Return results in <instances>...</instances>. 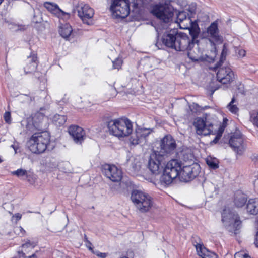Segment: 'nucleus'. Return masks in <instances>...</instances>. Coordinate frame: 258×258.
I'll list each match as a JSON object with an SVG mask.
<instances>
[{"label": "nucleus", "mask_w": 258, "mask_h": 258, "mask_svg": "<svg viewBox=\"0 0 258 258\" xmlns=\"http://www.w3.org/2000/svg\"><path fill=\"white\" fill-rule=\"evenodd\" d=\"M123 63V60L121 57H118L114 61V69H117L118 70L121 68Z\"/></svg>", "instance_id": "ea45409f"}, {"label": "nucleus", "mask_w": 258, "mask_h": 258, "mask_svg": "<svg viewBox=\"0 0 258 258\" xmlns=\"http://www.w3.org/2000/svg\"><path fill=\"white\" fill-rule=\"evenodd\" d=\"M206 118H196L194 122V125L198 135L207 136L213 134V124L206 121Z\"/></svg>", "instance_id": "2eb2a0df"}, {"label": "nucleus", "mask_w": 258, "mask_h": 258, "mask_svg": "<svg viewBox=\"0 0 258 258\" xmlns=\"http://www.w3.org/2000/svg\"><path fill=\"white\" fill-rule=\"evenodd\" d=\"M174 9L169 5H156L151 10V13L157 18L165 23L169 22L174 15Z\"/></svg>", "instance_id": "9d476101"}, {"label": "nucleus", "mask_w": 258, "mask_h": 258, "mask_svg": "<svg viewBox=\"0 0 258 258\" xmlns=\"http://www.w3.org/2000/svg\"><path fill=\"white\" fill-rule=\"evenodd\" d=\"M165 162V157L156 151H154L148 159L147 167L152 173L158 174L162 171Z\"/></svg>", "instance_id": "6e6552de"}, {"label": "nucleus", "mask_w": 258, "mask_h": 258, "mask_svg": "<svg viewBox=\"0 0 258 258\" xmlns=\"http://www.w3.org/2000/svg\"><path fill=\"white\" fill-rule=\"evenodd\" d=\"M68 132L76 144H81L86 138L85 131L78 125H71L68 128Z\"/></svg>", "instance_id": "f3484780"}, {"label": "nucleus", "mask_w": 258, "mask_h": 258, "mask_svg": "<svg viewBox=\"0 0 258 258\" xmlns=\"http://www.w3.org/2000/svg\"><path fill=\"white\" fill-rule=\"evenodd\" d=\"M84 239H85V241L87 243V240H88L87 238L86 235H85Z\"/></svg>", "instance_id": "bf43d9fd"}, {"label": "nucleus", "mask_w": 258, "mask_h": 258, "mask_svg": "<svg viewBox=\"0 0 258 258\" xmlns=\"http://www.w3.org/2000/svg\"><path fill=\"white\" fill-rule=\"evenodd\" d=\"M4 119L6 123L10 124L12 122L11 113L9 111L6 112L4 114Z\"/></svg>", "instance_id": "79ce46f5"}, {"label": "nucleus", "mask_w": 258, "mask_h": 258, "mask_svg": "<svg viewBox=\"0 0 258 258\" xmlns=\"http://www.w3.org/2000/svg\"><path fill=\"white\" fill-rule=\"evenodd\" d=\"M254 243L256 247H258V231L255 236V240Z\"/></svg>", "instance_id": "6e6d98bb"}, {"label": "nucleus", "mask_w": 258, "mask_h": 258, "mask_svg": "<svg viewBox=\"0 0 258 258\" xmlns=\"http://www.w3.org/2000/svg\"><path fill=\"white\" fill-rule=\"evenodd\" d=\"M235 51L239 57H243L245 55V51L244 49L236 47Z\"/></svg>", "instance_id": "37998d69"}, {"label": "nucleus", "mask_w": 258, "mask_h": 258, "mask_svg": "<svg viewBox=\"0 0 258 258\" xmlns=\"http://www.w3.org/2000/svg\"><path fill=\"white\" fill-rule=\"evenodd\" d=\"M44 115L40 112L36 113L32 117V121L34 127L37 129L40 130L41 127V123L44 119Z\"/></svg>", "instance_id": "cd10ccee"}, {"label": "nucleus", "mask_w": 258, "mask_h": 258, "mask_svg": "<svg viewBox=\"0 0 258 258\" xmlns=\"http://www.w3.org/2000/svg\"><path fill=\"white\" fill-rule=\"evenodd\" d=\"M247 201L246 196L240 191L236 192L235 196L234 202L235 206L237 207L243 206Z\"/></svg>", "instance_id": "bb28decb"}, {"label": "nucleus", "mask_w": 258, "mask_h": 258, "mask_svg": "<svg viewBox=\"0 0 258 258\" xmlns=\"http://www.w3.org/2000/svg\"><path fill=\"white\" fill-rule=\"evenodd\" d=\"M84 239H85V241L87 243V240H88L87 238L86 235H85Z\"/></svg>", "instance_id": "052dcab7"}, {"label": "nucleus", "mask_w": 258, "mask_h": 258, "mask_svg": "<svg viewBox=\"0 0 258 258\" xmlns=\"http://www.w3.org/2000/svg\"><path fill=\"white\" fill-rule=\"evenodd\" d=\"M131 199L137 209L142 213L149 211L153 206V198L149 194L141 190H133Z\"/></svg>", "instance_id": "20e7f679"}, {"label": "nucleus", "mask_w": 258, "mask_h": 258, "mask_svg": "<svg viewBox=\"0 0 258 258\" xmlns=\"http://www.w3.org/2000/svg\"><path fill=\"white\" fill-rule=\"evenodd\" d=\"M1 162H2V160H1V159H0V163H1Z\"/></svg>", "instance_id": "69168bd1"}, {"label": "nucleus", "mask_w": 258, "mask_h": 258, "mask_svg": "<svg viewBox=\"0 0 258 258\" xmlns=\"http://www.w3.org/2000/svg\"><path fill=\"white\" fill-rule=\"evenodd\" d=\"M94 253L99 257L101 258H105L106 256V254L105 253H101L99 252H96Z\"/></svg>", "instance_id": "8fccbe9b"}, {"label": "nucleus", "mask_w": 258, "mask_h": 258, "mask_svg": "<svg viewBox=\"0 0 258 258\" xmlns=\"http://www.w3.org/2000/svg\"><path fill=\"white\" fill-rule=\"evenodd\" d=\"M13 217L16 218V220L18 221L21 219L22 215L20 213H16L13 216Z\"/></svg>", "instance_id": "603ef678"}, {"label": "nucleus", "mask_w": 258, "mask_h": 258, "mask_svg": "<svg viewBox=\"0 0 258 258\" xmlns=\"http://www.w3.org/2000/svg\"><path fill=\"white\" fill-rule=\"evenodd\" d=\"M122 178V171L114 165V191L121 192L126 188V183L121 181Z\"/></svg>", "instance_id": "a211bd4d"}, {"label": "nucleus", "mask_w": 258, "mask_h": 258, "mask_svg": "<svg viewBox=\"0 0 258 258\" xmlns=\"http://www.w3.org/2000/svg\"><path fill=\"white\" fill-rule=\"evenodd\" d=\"M19 253L22 254V255H25V253L22 251H19Z\"/></svg>", "instance_id": "680f3d73"}, {"label": "nucleus", "mask_w": 258, "mask_h": 258, "mask_svg": "<svg viewBox=\"0 0 258 258\" xmlns=\"http://www.w3.org/2000/svg\"><path fill=\"white\" fill-rule=\"evenodd\" d=\"M206 163L209 167L213 169H216L219 167L218 161L215 158L211 157L207 158L206 159Z\"/></svg>", "instance_id": "473e14b6"}, {"label": "nucleus", "mask_w": 258, "mask_h": 258, "mask_svg": "<svg viewBox=\"0 0 258 258\" xmlns=\"http://www.w3.org/2000/svg\"><path fill=\"white\" fill-rule=\"evenodd\" d=\"M189 34L191 38L189 37V47H193L196 43H199L198 39L200 32V28L197 23H192L190 27L189 28Z\"/></svg>", "instance_id": "412c9836"}, {"label": "nucleus", "mask_w": 258, "mask_h": 258, "mask_svg": "<svg viewBox=\"0 0 258 258\" xmlns=\"http://www.w3.org/2000/svg\"><path fill=\"white\" fill-rule=\"evenodd\" d=\"M251 119L253 124L258 127V112L255 115L251 117Z\"/></svg>", "instance_id": "a18cd8bd"}, {"label": "nucleus", "mask_w": 258, "mask_h": 258, "mask_svg": "<svg viewBox=\"0 0 258 258\" xmlns=\"http://www.w3.org/2000/svg\"><path fill=\"white\" fill-rule=\"evenodd\" d=\"M159 150L156 151L166 158L173 154L176 150L177 145L175 139L170 135H165L159 143Z\"/></svg>", "instance_id": "1a4fd4ad"}, {"label": "nucleus", "mask_w": 258, "mask_h": 258, "mask_svg": "<svg viewBox=\"0 0 258 258\" xmlns=\"http://www.w3.org/2000/svg\"><path fill=\"white\" fill-rule=\"evenodd\" d=\"M185 50H187L188 57L192 61H202L204 58L203 57V50L199 47V43H196L193 47H189Z\"/></svg>", "instance_id": "aec40b11"}, {"label": "nucleus", "mask_w": 258, "mask_h": 258, "mask_svg": "<svg viewBox=\"0 0 258 258\" xmlns=\"http://www.w3.org/2000/svg\"><path fill=\"white\" fill-rule=\"evenodd\" d=\"M28 171L23 169H18V170L12 172L13 175L17 176L18 177L22 178L24 179Z\"/></svg>", "instance_id": "72a5a7b5"}, {"label": "nucleus", "mask_w": 258, "mask_h": 258, "mask_svg": "<svg viewBox=\"0 0 258 258\" xmlns=\"http://www.w3.org/2000/svg\"><path fill=\"white\" fill-rule=\"evenodd\" d=\"M78 15L83 23L90 25L93 24L92 18L94 15V10L88 5L81 3L76 6Z\"/></svg>", "instance_id": "f8f14e48"}, {"label": "nucleus", "mask_w": 258, "mask_h": 258, "mask_svg": "<svg viewBox=\"0 0 258 258\" xmlns=\"http://www.w3.org/2000/svg\"><path fill=\"white\" fill-rule=\"evenodd\" d=\"M44 6L52 14L58 16L60 15V14H61L63 16L67 15L68 17H69V14L61 10L56 4L46 2L44 3Z\"/></svg>", "instance_id": "5701e85b"}, {"label": "nucleus", "mask_w": 258, "mask_h": 258, "mask_svg": "<svg viewBox=\"0 0 258 258\" xmlns=\"http://www.w3.org/2000/svg\"><path fill=\"white\" fill-rule=\"evenodd\" d=\"M87 247L90 250H93V249L91 247L92 243L89 241L87 240V243H86Z\"/></svg>", "instance_id": "5fc2aeb1"}, {"label": "nucleus", "mask_w": 258, "mask_h": 258, "mask_svg": "<svg viewBox=\"0 0 258 258\" xmlns=\"http://www.w3.org/2000/svg\"><path fill=\"white\" fill-rule=\"evenodd\" d=\"M243 139L240 134H234L232 135L229 140L230 146L239 154H242L244 150Z\"/></svg>", "instance_id": "6ab92c4d"}, {"label": "nucleus", "mask_w": 258, "mask_h": 258, "mask_svg": "<svg viewBox=\"0 0 258 258\" xmlns=\"http://www.w3.org/2000/svg\"><path fill=\"white\" fill-rule=\"evenodd\" d=\"M14 232L20 236H23L25 235L26 231L22 227L18 226L15 228Z\"/></svg>", "instance_id": "a19ab883"}, {"label": "nucleus", "mask_w": 258, "mask_h": 258, "mask_svg": "<svg viewBox=\"0 0 258 258\" xmlns=\"http://www.w3.org/2000/svg\"><path fill=\"white\" fill-rule=\"evenodd\" d=\"M37 245V243L34 241H31L30 240L27 239L25 243L21 245V247L24 249H28L29 248L33 249Z\"/></svg>", "instance_id": "f704fd0d"}, {"label": "nucleus", "mask_w": 258, "mask_h": 258, "mask_svg": "<svg viewBox=\"0 0 258 258\" xmlns=\"http://www.w3.org/2000/svg\"><path fill=\"white\" fill-rule=\"evenodd\" d=\"M206 38L213 45L215 43H221L223 41V37L219 34L218 23L214 21L207 28L205 33Z\"/></svg>", "instance_id": "dca6fc26"}, {"label": "nucleus", "mask_w": 258, "mask_h": 258, "mask_svg": "<svg viewBox=\"0 0 258 258\" xmlns=\"http://www.w3.org/2000/svg\"><path fill=\"white\" fill-rule=\"evenodd\" d=\"M227 53V50L225 45L223 46V48L222 50V52L221 55V58L219 62H218L215 65V68L217 69L221 65V63H223V61L225 59V57Z\"/></svg>", "instance_id": "c9c22d12"}, {"label": "nucleus", "mask_w": 258, "mask_h": 258, "mask_svg": "<svg viewBox=\"0 0 258 258\" xmlns=\"http://www.w3.org/2000/svg\"><path fill=\"white\" fill-rule=\"evenodd\" d=\"M59 32L62 37L67 38L69 37L72 33V28L69 24H65L60 27Z\"/></svg>", "instance_id": "c85d7f7f"}, {"label": "nucleus", "mask_w": 258, "mask_h": 258, "mask_svg": "<svg viewBox=\"0 0 258 258\" xmlns=\"http://www.w3.org/2000/svg\"><path fill=\"white\" fill-rule=\"evenodd\" d=\"M24 179L27 180L30 184H33L35 182V177L32 172L28 171Z\"/></svg>", "instance_id": "e433bc0d"}, {"label": "nucleus", "mask_w": 258, "mask_h": 258, "mask_svg": "<svg viewBox=\"0 0 258 258\" xmlns=\"http://www.w3.org/2000/svg\"><path fill=\"white\" fill-rule=\"evenodd\" d=\"M234 258H251L247 254L243 252H238L235 254Z\"/></svg>", "instance_id": "c03bdc74"}, {"label": "nucleus", "mask_w": 258, "mask_h": 258, "mask_svg": "<svg viewBox=\"0 0 258 258\" xmlns=\"http://www.w3.org/2000/svg\"><path fill=\"white\" fill-rule=\"evenodd\" d=\"M102 126L104 132L113 135V118L111 116H105L103 118Z\"/></svg>", "instance_id": "393cba45"}, {"label": "nucleus", "mask_w": 258, "mask_h": 258, "mask_svg": "<svg viewBox=\"0 0 258 258\" xmlns=\"http://www.w3.org/2000/svg\"><path fill=\"white\" fill-rule=\"evenodd\" d=\"M194 245L196 247V245L198 244H203L202 242H201V239L198 237H196L194 238V239L192 241Z\"/></svg>", "instance_id": "49530a36"}, {"label": "nucleus", "mask_w": 258, "mask_h": 258, "mask_svg": "<svg viewBox=\"0 0 258 258\" xmlns=\"http://www.w3.org/2000/svg\"><path fill=\"white\" fill-rule=\"evenodd\" d=\"M144 0H114V17L123 19L132 12L139 14Z\"/></svg>", "instance_id": "f03ea898"}, {"label": "nucleus", "mask_w": 258, "mask_h": 258, "mask_svg": "<svg viewBox=\"0 0 258 258\" xmlns=\"http://www.w3.org/2000/svg\"><path fill=\"white\" fill-rule=\"evenodd\" d=\"M67 117L64 115L56 114L53 117V121L57 125L61 126L65 123L67 121Z\"/></svg>", "instance_id": "2f4dec72"}, {"label": "nucleus", "mask_w": 258, "mask_h": 258, "mask_svg": "<svg viewBox=\"0 0 258 258\" xmlns=\"http://www.w3.org/2000/svg\"><path fill=\"white\" fill-rule=\"evenodd\" d=\"M182 162L177 159H172L167 163L160 177V182L166 185L171 184L177 177H180Z\"/></svg>", "instance_id": "7ed1b4c3"}, {"label": "nucleus", "mask_w": 258, "mask_h": 258, "mask_svg": "<svg viewBox=\"0 0 258 258\" xmlns=\"http://www.w3.org/2000/svg\"><path fill=\"white\" fill-rule=\"evenodd\" d=\"M201 167L199 164L194 163L190 165L184 166L180 171V179L187 182L194 179L200 172Z\"/></svg>", "instance_id": "9b49d317"}, {"label": "nucleus", "mask_w": 258, "mask_h": 258, "mask_svg": "<svg viewBox=\"0 0 258 258\" xmlns=\"http://www.w3.org/2000/svg\"><path fill=\"white\" fill-rule=\"evenodd\" d=\"M246 209L248 213L252 215H256L258 213V199H250L249 200Z\"/></svg>", "instance_id": "a878e982"}, {"label": "nucleus", "mask_w": 258, "mask_h": 258, "mask_svg": "<svg viewBox=\"0 0 258 258\" xmlns=\"http://www.w3.org/2000/svg\"><path fill=\"white\" fill-rule=\"evenodd\" d=\"M151 133V131L147 128H138L132 132L130 135L129 142L131 145L136 146L138 144L144 145L147 139Z\"/></svg>", "instance_id": "ddd939ff"}, {"label": "nucleus", "mask_w": 258, "mask_h": 258, "mask_svg": "<svg viewBox=\"0 0 258 258\" xmlns=\"http://www.w3.org/2000/svg\"><path fill=\"white\" fill-rule=\"evenodd\" d=\"M133 131V122L127 118L114 119V136L119 139L128 136Z\"/></svg>", "instance_id": "0eeeda50"}, {"label": "nucleus", "mask_w": 258, "mask_h": 258, "mask_svg": "<svg viewBox=\"0 0 258 258\" xmlns=\"http://www.w3.org/2000/svg\"><path fill=\"white\" fill-rule=\"evenodd\" d=\"M216 71L218 81L223 84H228L232 82L234 79V75L233 71L228 66H222V63L217 69L214 67Z\"/></svg>", "instance_id": "4468645a"}, {"label": "nucleus", "mask_w": 258, "mask_h": 258, "mask_svg": "<svg viewBox=\"0 0 258 258\" xmlns=\"http://www.w3.org/2000/svg\"><path fill=\"white\" fill-rule=\"evenodd\" d=\"M121 258H129V257H127V256H123V257H121Z\"/></svg>", "instance_id": "e2e57ef3"}, {"label": "nucleus", "mask_w": 258, "mask_h": 258, "mask_svg": "<svg viewBox=\"0 0 258 258\" xmlns=\"http://www.w3.org/2000/svg\"><path fill=\"white\" fill-rule=\"evenodd\" d=\"M50 142V135L45 132L34 134L30 138L28 146L30 150L36 154L43 153Z\"/></svg>", "instance_id": "39448f33"}, {"label": "nucleus", "mask_w": 258, "mask_h": 258, "mask_svg": "<svg viewBox=\"0 0 258 258\" xmlns=\"http://www.w3.org/2000/svg\"><path fill=\"white\" fill-rule=\"evenodd\" d=\"M4 0H0V5L2 4V3L3 2Z\"/></svg>", "instance_id": "0e129e2a"}, {"label": "nucleus", "mask_w": 258, "mask_h": 258, "mask_svg": "<svg viewBox=\"0 0 258 258\" xmlns=\"http://www.w3.org/2000/svg\"><path fill=\"white\" fill-rule=\"evenodd\" d=\"M186 19V15L185 12L182 11L178 13L177 15L176 22L180 23Z\"/></svg>", "instance_id": "4c0bfd02"}, {"label": "nucleus", "mask_w": 258, "mask_h": 258, "mask_svg": "<svg viewBox=\"0 0 258 258\" xmlns=\"http://www.w3.org/2000/svg\"><path fill=\"white\" fill-rule=\"evenodd\" d=\"M225 127L223 125H221L219 127L217 134L220 135V136H222V135L224 132Z\"/></svg>", "instance_id": "09e8293b"}, {"label": "nucleus", "mask_w": 258, "mask_h": 258, "mask_svg": "<svg viewBox=\"0 0 258 258\" xmlns=\"http://www.w3.org/2000/svg\"><path fill=\"white\" fill-rule=\"evenodd\" d=\"M152 61V59L149 58H144L142 60V62L143 63L144 67L146 69H149L152 68V66L151 64Z\"/></svg>", "instance_id": "58836bf2"}, {"label": "nucleus", "mask_w": 258, "mask_h": 258, "mask_svg": "<svg viewBox=\"0 0 258 258\" xmlns=\"http://www.w3.org/2000/svg\"><path fill=\"white\" fill-rule=\"evenodd\" d=\"M162 41L166 47L178 51H184L189 48L188 35L177 29H171L164 33Z\"/></svg>", "instance_id": "f257e3e1"}, {"label": "nucleus", "mask_w": 258, "mask_h": 258, "mask_svg": "<svg viewBox=\"0 0 258 258\" xmlns=\"http://www.w3.org/2000/svg\"><path fill=\"white\" fill-rule=\"evenodd\" d=\"M221 137V136H220V135L217 134L216 136L215 137L214 140L211 142V143H213V144L217 143Z\"/></svg>", "instance_id": "de8ad7c7"}, {"label": "nucleus", "mask_w": 258, "mask_h": 258, "mask_svg": "<svg viewBox=\"0 0 258 258\" xmlns=\"http://www.w3.org/2000/svg\"><path fill=\"white\" fill-rule=\"evenodd\" d=\"M196 250L198 254L202 258H217L216 254L209 251L202 244H197Z\"/></svg>", "instance_id": "b1692460"}, {"label": "nucleus", "mask_w": 258, "mask_h": 258, "mask_svg": "<svg viewBox=\"0 0 258 258\" xmlns=\"http://www.w3.org/2000/svg\"><path fill=\"white\" fill-rule=\"evenodd\" d=\"M236 102L234 97H233L231 101L227 105V108L232 113L234 114H237L239 112V108L237 107V104H234Z\"/></svg>", "instance_id": "7c9ffc66"}, {"label": "nucleus", "mask_w": 258, "mask_h": 258, "mask_svg": "<svg viewBox=\"0 0 258 258\" xmlns=\"http://www.w3.org/2000/svg\"><path fill=\"white\" fill-rule=\"evenodd\" d=\"M37 57L35 54L33 53L25 60V66L24 67L26 74L34 72L37 66Z\"/></svg>", "instance_id": "4be33fe9"}, {"label": "nucleus", "mask_w": 258, "mask_h": 258, "mask_svg": "<svg viewBox=\"0 0 258 258\" xmlns=\"http://www.w3.org/2000/svg\"><path fill=\"white\" fill-rule=\"evenodd\" d=\"M25 96H26L28 98H27V102L28 103H30L32 101H34V99H35L34 97H33V96H29L27 95H25Z\"/></svg>", "instance_id": "864d4df0"}, {"label": "nucleus", "mask_w": 258, "mask_h": 258, "mask_svg": "<svg viewBox=\"0 0 258 258\" xmlns=\"http://www.w3.org/2000/svg\"><path fill=\"white\" fill-rule=\"evenodd\" d=\"M193 107H196V110H198V109H197V108H199V106L198 104H195L194 103L193 105H192Z\"/></svg>", "instance_id": "13d9d810"}, {"label": "nucleus", "mask_w": 258, "mask_h": 258, "mask_svg": "<svg viewBox=\"0 0 258 258\" xmlns=\"http://www.w3.org/2000/svg\"><path fill=\"white\" fill-rule=\"evenodd\" d=\"M112 170V167L110 164H105L102 166V173L111 181H113L112 179L113 177Z\"/></svg>", "instance_id": "c756f323"}, {"label": "nucleus", "mask_w": 258, "mask_h": 258, "mask_svg": "<svg viewBox=\"0 0 258 258\" xmlns=\"http://www.w3.org/2000/svg\"><path fill=\"white\" fill-rule=\"evenodd\" d=\"M222 221L228 231L235 233L241 224L237 214L228 208H225L222 213Z\"/></svg>", "instance_id": "423d86ee"}, {"label": "nucleus", "mask_w": 258, "mask_h": 258, "mask_svg": "<svg viewBox=\"0 0 258 258\" xmlns=\"http://www.w3.org/2000/svg\"><path fill=\"white\" fill-rule=\"evenodd\" d=\"M109 4H110L109 10L111 13V15H113V0H107Z\"/></svg>", "instance_id": "3c124183"}, {"label": "nucleus", "mask_w": 258, "mask_h": 258, "mask_svg": "<svg viewBox=\"0 0 258 258\" xmlns=\"http://www.w3.org/2000/svg\"><path fill=\"white\" fill-rule=\"evenodd\" d=\"M37 252L38 251H36L35 253H37ZM26 258H37V256L36 253H34L31 256L26 257Z\"/></svg>", "instance_id": "4d7b16f0"}]
</instances>
